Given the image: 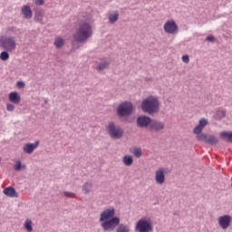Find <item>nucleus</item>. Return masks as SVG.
I'll list each match as a JSON object with an SVG mask.
<instances>
[{"label":"nucleus","instance_id":"1","mask_svg":"<svg viewBox=\"0 0 232 232\" xmlns=\"http://www.w3.org/2000/svg\"><path fill=\"white\" fill-rule=\"evenodd\" d=\"M100 222L103 231L130 232V227L121 224V218L115 216V208H110L103 210L100 215Z\"/></svg>","mask_w":232,"mask_h":232},{"label":"nucleus","instance_id":"2","mask_svg":"<svg viewBox=\"0 0 232 232\" xmlns=\"http://www.w3.org/2000/svg\"><path fill=\"white\" fill-rule=\"evenodd\" d=\"M92 25L84 22L83 24L79 25L78 30L73 34L74 41L72 42V48L74 50H79V44L85 43V41H88L90 37H92Z\"/></svg>","mask_w":232,"mask_h":232},{"label":"nucleus","instance_id":"3","mask_svg":"<svg viewBox=\"0 0 232 232\" xmlns=\"http://www.w3.org/2000/svg\"><path fill=\"white\" fill-rule=\"evenodd\" d=\"M140 110L148 115H155L160 111V102L157 96L150 95L140 103Z\"/></svg>","mask_w":232,"mask_h":232},{"label":"nucleus","instance_id":"4","mask_svg":"<svg viewBox=\"0 0 232 232\" xmlns=\"http://www.w3.org/2000/svg\"><path fill=\"white\" fill-rule=\"evenodd\" d=\"M135 111V107L131 102H122L120 103L116 109V114L120 118L130 117Z\"/></svg>","mask_w":232,"mask_h":232},{"label":"nucleus","instance_id":"5","mask_svg":"<svg viewBox=\"0 0 232 232\" xmlns=\"http://www.w3.org/2000/svg\"><path fill=\"white\" fill-rule=\"evenodd\" d=\"M135 232H153V221L150 218H141L135 226Z\"/></svg>","mask_w":232,"mask_h":232},{"label":"nucleus","instance_id":"6","mask_svg":"<svg viewBox=\"0 0 232 232\" xmlns=\"http://www.w3.org/2000/svg\"><path fill=\"white\" fill-rule=\"evenodd\" d=\"M106 131L108 132V135H110L111 139L119 140L124 137V130L121 128V126H116L115 122L113 121L108 123Z\"/></svg>","mask_w":232,"mask_h":232},{"label":"nucleus","instance_id":"7","mask_svg":"<svg viewBox=\"0 0 232 232\" xmlns=\"http://www.w3.org/2000/svg\"><path fill=\"white\" fill-rule=\"evenodd\" d=\"M0 48H4L7 52H15V38L14 36L2 37L0 39Z\"/></svg>","mask_w":232,"mask_h":232},{"label":"nucleus","instance_id":"8","mask_svg":"<svg viewBox=\"0 0 232 232\" xmlns=\"http://www.w3.org/2000/svg\"><path fill=\"white\" fill-rule=\"evenodd\" d=\"M165 128L166 124L163 121L152 120L149 130L152 133H160V131H164Z\"/></svg>","mask_w":232,"mask_h":232},{"label":"nucleus","instance_id":"9","mask_svg":"<svg viewBox=\"0 0 232 232\" xmlns=\"http://www.w3.org/2000/svg\"><path fill=\"white\" fill-rule=\"evenodd\" d=\"M164 32L171 35L179 33V25L175 23V20H169L164 24Z\"/></svg>","mask_w":232,"mask_h":232},{"label":"nucleus","instance_id":"10","mask_svg":"<svg viewBox=\"0 0 232 232\" xmlns=\"http://www.w3.org/2000/svg\"><path fill=\"white\" fill-rule=\"evenodd\" d=\"M231 220L232 218L230 215H223L218 218V224L223 231H226L231 226Z\"/></svg>","mask_w":232,"mask_h":232},{"label":"nucleus","instance_id":"11","mask_svg":"<svg viewBox=\"0 0 232 232\" xmlns=\"http://www.w3.org/2000/svg\"><path fill=\"white\" fill-rule=\"evenodd\" d=\"M152 120L153 119L148 115H141L136 119V124L138 128H150Z\"/></svg>","mask_w":232,"mask_h":232},{"label":"nucleus","instance_id":"12","mask_svg":"<svg viewBox=\"0 0 232 232\" xmlns=\"http://www.w3.org/2000/svg\"><path fill=\"white\" fill-rule=\"evenodd\" d=\"M39 146V140H36L34 143H26L23 150L24 153H28V155H32L34 153V150L37 149Z\"/></svg>","mask_w":232,"mask_h":232},{"label":"nucleus","instance_id":"13","mask_svg":"<svg viewBox=\"0 0 232 232\" xmlns=\"http://www.w3.org/2000/svg\"><path fill=\"white\" fill-rule=\"evenodd\" d=\"M155 180L157 184H164L166 182V174H164V169H159L155 174Z\"/></svg>","mask_w":232,"mask_h":232},{"label":"nucleus","instance_id":"14","mask_svg":"<svg viewBox=\"0 0 232 232\" xmlns=\"http://www.w3.org/2000/svg\"><path fill=\"white\" fill-rule=\"evenodd\" d=\"M209 124V121L206 118L199 120L198 124L193 129V131L197 133H201V131Z\"/></svg>","mask_w":232,"mask_h":232},{"label":"nucleus","instance_id":"15","mask_svg":"<svg viewBox=\"0 0 232 232\" xmlns=\"http://www.w3.org/2000/svg\"><path fill=\"white\" fill-rule=\"evenodd\" d=\"M4 195L5 197H9L10 198H17L18 194L17 191H15V188L13 187H7L3 190Z\"/></svg>","mask_w":232,"mask_h":232},{"label":"nucleus","instance_id":"16","mask_svg":"<svg viewBox=\"0 0 232 232\" xmlns=\"http://www.w3.org/2000/svg\"><path fill=\"white\" fill-rule=\"evenodd\" d=\"M8 99L13 104H19L21 102V95L17 92H11Z\"/></svg>","mask_w":232,"mask_h":232},{"label":"nucleus","instance_id":"17","mask_svg":"<svg viewBox=\"0 0 232 232\" xmlns=\"http://www.w3.org/2000/svg\"><path fill=\"white\" fill-rule=\"evenodd\" d=\"M219 137H220V139L225 140V142L232 144V131H222L219 134Z\"/></svg>","mask_w":232,"mask_h":232},{"label":"nucleus","instance_id":"18","mask_svg":"<svg viewBox=\"0 0 232 232\" xmlns=\"http://www.w3.org/2000/svg\"><path fill=\"white\" fill-rule=\"evenodd\" d=\"M193 133H194V135H196V139H197V140H198L199 142H205V144H206V142H207V140H208V134H206V133H204V132H196L195 130H193Z\"/></svg>","mask_w":232,"mask_h":232},{"label":"nucleus","instance_id":"19","mask_svg":"<svg viewBox=\"0 0 232 232\" xmlns=\"http://www.w3.org/2000/svg\"><path fill=\"white\" fill-rule=\"evenodd\" d=\"M22 14L25 19H32V8H30V5H24L22 8Z\"/></svg>","mask_w":232,"mask_h":232},{"label":"nucleus","instance_id":"20","mask_svg":"<svg viewBox=\"0 0 232 232\" xmlns=\"http://www.w3.org/2000/svg\"><path fill=\"white\" fill-rule=\"evenodd\" d=\"M206 144H209V146H217V144H218V138L215 135H209L207 138Z\"/></svg>","mask_w":232,"mask_h":232},{"label":"nucleus","instance_id":"21","mask_svg":"<svg viewBox=\"0 0 232 232\" xmlns=\"http://www.w3.org/2000/svg\"><path fill=\"white\" fill-rule=\"evenodd\" d=\"M92 187H93V185L92 184V182H90V181L85 182L82 187V189L84 195H89L90 191H92Z\"/></svg>","mask_w":232,"mask_h":232},{"label":"nucleus","instance_id":"22","mask_svg":"<svg viewBox=\"0 0 232 232\" xmlns=\"http://www.w3.org/2000/svg\"><path fill=\"white\" fill-rule=\"evenodd\" d=\"M108 68H110V62L104 61L97 65L96 70H99V72H102V70H108Z\"/></svg>","mask_w":232,"mask_h":232},{"label":"nucleus","instance_id":"23","mask_svg":"<svg viewBox=\"0 0 232 232\" xmlns=\"http://www.w3.org/2000/svg\"><path fill=\"white\" fill-rule=\"evenodd\" d=\"M123 164H124V166H132V164H133V156L125 155L123 157Z\"/></svg>","mask_w":232,"mask_h":232},{"label":"nucleus","instance_id":"24","mask_svg":"<svg viewBox=\"0 0 232 232\" xmlns=\"http://www.w3.org/2000/svg\"><path fill=\"white\" fill-rule=\"evenodd\" d=\"M108 19L111 24H115L119 21V12L110 14Z\"/></svg>","mask_w":232,"mask_h":232},{"label":"nucleus","instance_id":"25","mask_svg":"<svg viewBox=\"0 0 232 232\" xmlns=\"http://www.w3.org/2000/svg\"><path fill=\"white\" fill-rule=\"evenodd\" d=\"M24 226L26 231L28 232L34 231V227L32 226V219H26Z\"/></svg>","mask_w":232,"mask_h":232},{"label":"nucleus","instance_id":"26","mask_svg":"<svg viewBox=\"0 0 232 232\" xmlns=\"http://www.w3.org/2000/svg\"><path fill=\"white\" fill-rule=\"evenodd\" d=\"M0 59L1 61H8V59H10V53H8V51H3L0 53Z\"/></svg>","mask_w":232,"mask_h":232},{"label":"nucleus","instance_id":"27","mask_svg":"<svg viewBox=\"0 0 232 232\" xmlns=\"http://www.w3.org/2000/svg\"><path fill=\"white\" fill-rule=\"evenodd\" d=\"M133 155L137 158V159H140V157H142V150L139 149V148H134L133 149Z\"/></svg>","mask_w":232,"mask_h":232},{"label":"nucleus","instance_id":"28","mask_svg":"<svg viewBox=\"0 0 232 232\" xmlns=\"http://www.w3.org/2000/svg\"><path fill=\"white\" fill-rule=\"evenodd\" d=\"M22 168H25V166L24 165H22V163H21V160H17L16 161V163L14 164V169H15V171H21V169Z\"/></svg>","mask_w":232,"mask_h":232},{"label":"nucleus","instance_id":"29","mask_svg":"<svg viewBox=\"0 0 232 232\" xmlns=\"http://www.w3.org/2000/svg\"><path fill=\"white\" fill-rule=\"evenodd\" d=\"M63 195H64V197H67V198H75V197H77L75 193L68 191H64Z\"/></svg>","mask_w":232,"mask_h":232},{"label":"nucleus","instance_id":"30","mask_svg":"<svg viewBox=\"0 0 232 232\" xmlns=\"http://www.w3.org/2000/svg\"><path fill=\"white\" fill-rule=\"evenodd\" d=\"M6 110H7V111H14V110H15V105H14L12 103H7Z\"/></svg>","mask_w":232,"mask_h":232},{"label":"nucleus","instance_id":"31","mask_svg":"<svg viewBox=\"0 0 232 232\" xmlns=\"http://www.w3.org/2000/svg\"><path fill=\"white\" fill-rule=\"evenodd\" d=\"M206 41H208V43H215L216 38L213 34H210V35L206 37Z\"/></svg>","mask_w":232,"mask_h":232},{"label":"nucleus","instance_id":"32","mask_svg":"<svg viewBox=\"0 0 232 232\" xmlns=\"http://www.w3.org/2000/svg\"><path fill=\"white\" fill-rule=\"evenodd\" d=\"M182 61L185 63V64H188L189 63V55L185 54L182 56Z\"/></svg>","mask_w":232,"mask_h":232},{"label":"nucleus","instance_id":"33","mask_svg":"<svg viewBox=\"0 0 232 232\" xmlns=\"http://www.w3.org/2000/svg\"><path fill=\"white\" fill-rule=\"evenodd\" d=\"M218 117L219 119H224V117H226V111H218Z\"/></svg>","mask_w":232,"mask_h":232},{"label":"nucleus","instance_id":"34","mask_svg":"<svg viewBox=\"0 0 232 232\" xmlns=\"http://www.w3.org/2000/svg\"><path fill=\"white\" fill-rule=\"evenodd\" d=\"M7 32H11L13 34H17V27L10 26L7 28Z\"/></svg>","mask_w":232,"mask_h":232},{"label":"nucleus","instance_id":"35","mask_svg":"<svg viewBox=\"0 0 232 232\" xmlns=\"http://www.w3.org/2000/svg\"><path fill=\"white\" fill-rule=\"evenodd\" d=\"M16 86H17V88H19L20 90H23V88H24V86H25L24 82H16Z\"/></svg>","mask_w":232,"mask_h":232},{"label":"nucleus","instance_id":"36","mask_svg":"<svg viewBox=\"0 0 232 232\" xmlns=\"http://www.w3.org/2000/svg\"><path fill=\"white\" fill-rule=\"evenodd\" d=\"M34 3L37 6H42V5H44V0H34Z\"/></svg>","mask_w":232,"mask_h":232},{"label":"nucleus","instance_id":"37","mask_svg":"<svg viewBox=\"0 0 232 232\" xmlns=\"http://www.w3.org/2000/svg\"><path fill=\"white\" fill-rule=\"evenodd\" d=\"M64 45V39H63V38H59V48H61L62 46H63Z\"/></svg>","mask_w":232,"mask_h":232},{"label":"nucleus","instance_id":"38","mask_svg":"<svg viewBox=\"0 0 232 232\" xmlns=\"http://www.w3.org/2000/svg\"><path fill=\"white\" fill-rule=\"evenodd\" d=\"M35 19L36 21H38L39 23H41L43 21V16H41V14H36L35 15Z\"/></svg>","mask_w":232,"mask_h":232},{"label":"nucleus","instance_id":"39","mask_svg":"<svg viewBox=\"0 0 232 232\" xmlns=\"http://www.w3.org/2000/svg\"><path fill=\"white\" fill-rule=\"evenodd\" d=\"M54 45L56 46V48H59V38H56L54 40Z\"/></svg>","mask_w":232,"mask_h":232},{"label":"nucleus","instance_id":"40","mask_svg":"<svg viewBox=\"0 0 232 232\" xmlns=\"http://www.w3.org/2000/svg\"><path fill=\"white\" fill-rule=\"evenodd\" d=\"M174 215H177V212H174Z\"/></svg>","mask_w":232,"mask_h":232}]
</instances>
